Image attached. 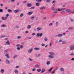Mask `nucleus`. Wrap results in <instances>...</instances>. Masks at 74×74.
Returning a JSON list of instances; mask_svg holds the SVG:
<instances>
[{
  "mask_svg": "<svg viewBox=\"0 0 74 74\" xmlns=\"http://www.w3.org/2000/svg\"><path fill=\"white\" fill-rule=\"evenodd\" d=\"M49 53L50 55L48 56V57L49 58H51V59H54L55 58V57H54V56L55 55V53L50 51L49 52Z\"/></svg>",
  "mask_w": 74,
  "mask_h": 74,
  "instance_id": "obj_1",
  "label": "nucleus"
},
{
  "mask_svg": "<svg viewBox=\"0 0 74 74\" xmlns=\"http://www.w3.org/2000/svg\"><path fill=\"white\" fill-rule=\"evenodd\" d=\"M42 33H38L36 34V37H39V36L40 37H42Z\"/></svg>",
  "mask_w": 74,
  "mask_h": 74,
  "instance_id": "obj_2",
  "label": "nucleus"
},
{
  "mask_svg": "<svg viewBox=\"0 0 74 74\" xmlns=\"http://www.w3.org/2000/svg\"><path fill=\"white\" fill-rule=\"evenodd\" d=\"M36 30L37 31H40L42 30V27H38L37 28Z\"/></svg>",
  "mask_w": 74,
  "mask_h": 74,
  "instance_id": "obj_3",
  "label": "nucleus"
},
{
  "mask_svg": "<svg viewBox=\"0 0 74 74\" xmlns=\"http://www.w3.org/2000/svg\"><path fill=\"white\" fill-rule=\"evenodd\" d=\"M33 48H31L29 49L28 51V53H32V52L33 51Z\"/></svg>",
  "mask_w": 74,
  "mask_h": 74,
  "instance_id": "obj_4",
  "label": "nucleus"
},
{
  "mask_svg": "<svg viewBox=\"0 0 74 74\" xmlns=\"http://www.w3.org/2000/svg\"><path fill=\"white\" fill-rule=\"evenodd\" d=\"M6 64H10V61L8 60H6Z\"/></svg>",
  "mask_w": 74,
  "mask_h": 74,
  "instance_id": "obj_5",
  "label": "nucleus"
},
{
  "mask_svg": "<svg viewBox=\"0 0 74 74\" xmlns=\"http://www.w3.org/2000/svg\"><path fill=\"white\" fill-rule=\"evenodd\" d=\"M70 49L71 51H73L74 49V47L73 46H71L70 47Z\"/></svg>",
  "mask_w": 74,
  "mask_h": 74,
  "instance_id": "obj_6",
  "label": "nucleus"
},
{
  "mask_svg": "<svg viewBox=\"0 0 74 74\" xmlns=\"http://www.w3.org/2000/svg\"><path fill=\"white\" fill-rule=\"evenodd\" d=\"M20 10H15L14 11V13H18V12H19V11H20Z\"/></svg>",
  "mask_w": 74,
  "mask_h": 74,
  "instance_id": "obj_7",
  "label": "nucleus"
},
{
  "mask_svg": "<svg viewBox=\"0 0 74 74\" xmlns=\"http://www.w3.org/2000/svg\"><path fill=\"white\" fill-rule=\"evenodd\" d=\"M33 13V12H29L27 14V15H30L32 14Z\"/></svg>",
  "mask_w": 74,
  "mask_h": 74,
  "instance_id": "obj_8",
  "label": "nucleus"
},
{
  "mask_svg": "<svg viewBox=\"0 0 74 74\" xmlns=\"http://www.w3.org/2000/svg\"><path fill=\"white\" fill-rule=\"evenodd\" d=\"M45 71V69H43L41 70V73H43Z\"/></svg>",
  "mask_w": 74,
  "mask_h": 74,
  "instance_id": "obj_9",
  "label": "nucleus"
},
{
  "mask_svg": "<svg viewBox=\"0 0 74 74\" xmlns=\"http://www.w3.org/2000/svg\"><path fill=\"white\" fill-rule=\"evenodd\" d=\"M58 13V11L57 10H54L53 11V13L54 14H56V13Z\"/></svg>",
  "mask_w": 74,
  "mask_h": 74,
  "instance_id": "obj_10",
  "label": "nucleus"
},
{
  "mask_svg": "<svg viewBox=\"0 0 74 74\" xmlns=\"http://www.w3.org/2000/svg\"><path fill=\"white\" fill-rule=\"evenodd\" d=\"M32 26L30 25H29L27 26V29H30L31 28Z\"/></svg>",
  "mask_w": 74,
  "mask_h": 74,
  "instance_id": "obj_11",
  "label": "nucleus"
},
{
  "mask_svg": "<svg viewBox=\"0 0 74 74\" xmlns=\"http://www.w3.org/2000/svg\"><path fill=\"white\" fill-rule=\"evenodd\" d=\"M4 69H2L1 70L0 72L2 73V74H3V73H4Z\"/></svg>",
  "mask_w": 74,
  "mask_h": 74,
  "instance_id": "obj_12",
  "label": "nucleus"
},
{
  "mask_svg": "<svg viewBox=\"0 0 74 74\" xmlns=\"http://www.w3.org/2000/svg\"><path fill=\"white\" fill-rule=\"evenodd\" d=\"M62 44H67V42L66 41H63L62 42Z\"/></svg>",
  "mask_w": 74,
  "mask_h": 74,
  "instance_id": "obj_13",
  "label": "nucleus"
},
{
  "mask_svg": "<svg viewBox=\"0 0 74 74\" xmlns=\"http://www.w3.org/2000/svg\"><path fill=\"white\" fill-rule=\"evenodd\" d=\"M34 18H35V17L34 16H31L30 17V19L31 20H34Z\"/></svg>",
  "mask_w": 74,
  "mask_h": 74,
  "instance_id": "obj_14",
  "label": "nucleus"
},
{
  "mask_svg": "<svg viewBox=\"0 0 74 74\" xmlns=\"http://www.w3.org/2000/svg\"><path fill=\"white\" fill-rule=\"evenodd\" d=\"M9 15L10 14H7L6 15L5 18H6L7 19H8V16H9Z\"/></svg>",
  "mask_w": 74,
  "mask_h": 74,
  "instance_id": "obj_15",
  "label": "nucleus"
},
{
  "mask_svg": "<svg viewBox=\"0 0 74 74\" xmlns=\"http://www.w3.org/2000/svg\"><path fill=\"white\" fill-rule=\"evenodd\" d=\"M6 43L8 45H10V42L9 41H8V40L7 41V42H6Z\"/></svg>",
  "mask_w": 74,
  "mask_h": 74,
  "instance_id": "obj_16",
  "label": "nucleus"
},
{
  "mask_svg": "<svg viewBox=\"0 0 74 74\" xmlns=\"http://www.w3.org/2000/svg\"><path fill=\"white\" fill-rule=\"evenodd\" d=\"M34 49L36 51H39V50H40V48H39L36 47V48H34Z\"/></svg>",
  "mask_w": 74,
  "mask_h": 74,
  "instance_id": "obj_17",
  "label": "nucleus"
},
{
  "mask_svg": "<svg viewBox=\"0 0 74 74\" xmlns=\"http://www.w3.org/2000/svg\"><path fill=\"white\" fill-rule=\"evenodd\" d=\"M2 20H3V21H5L6 20H7L6 18L5 17H2Z\"/></svg>",
  "mask_w": 74,
  "mask_h": 74,
  "instance_id": "obj_18",
  "label": "nucleus"
},
{
  "mask_svg": "<svg viewBox=\"0 0 74 74\" xmlns=\"http://www.w3.org/2000/svg\"><path fill=\"white\" fill-rule=\"evenodd\" d=\"M32 6V5L30 3L27 4V7H30Z\"/></svg>",
  "mask_w": 74,
  "mask_h": 74,
  "instance_id": "obj_19",
  "label": "nucleus"
},
{
  "mask_svg": "<svg viewBox=\"0 0 74 74\" xmlns=\"http://www.w3.org/2000/svg\"><path fill=\"white\" fill-rule=\"evenodd\" d=\"M53 69V67L51 68L50 69H49L48 70L49 72H50V71H52V70Z\"/></svg>",
  "mask_w": 74,
  "mask_h": 74,
  "instance_id": "obj_20",
  "label": "nucleus"
},
{
  "mask_svg": "<svg viewBox=\"0 0 74 74\" xmlns=\"http://www.w3.org/2000/svg\"><path fill=\"white\" fill-rule=\"evenodd\" d=\"M44 40L45 41H48V38L46 37H45L44 38Z\"/></svg>",
  "mask_w": 74,
  "mask_h": 74,
  "instance_id": "obj_21",
  "label": "nucleus"
},
{
  "mask_svg": "<svg viewBox=\"0 0 74 74\" xmlns=\"http://www.w3.org/2000/svg\"><path fill=\"white\" fill-rule=\"evenodd\" d=\"M5 37V36L4 35H3L1 36V38H4V37Z\"/></svg>",
  "mask_w": 74,
  "mask_h": 74,
  "instance_id": "obj_22",
  "label": "nucleus"
},
{
  "mask_svg": "<svg viewBox=\"0 0 74 74\" xmlns=\"http://www.w3.org/2000/svg\"><path fill=\"white\" fill-rule=\"evenodd\" d=\"M66 11L68 12H71V10L70 9H67L66 10Z\"/></svg>",
  "mask_w": 74,
  "mask_h": 74,
  "instance_id": "obj_23",
  "label": "nucleus"
},
{
  "mask_svg": "<svg viewBox=\"0 0 74 74\" xmlns=\"http://www.w3.org/2000/svg\"><path fill=\"white\" fill-rule=\"evenodd\" d=\"M41 71V69H39L37 70L38 72H40Z\"/></svg>",
  "mask_w": 74,
  "mask_h": 74,
  "instance_id": "obj_24",
  "label": "nucleus"
},
{
  "mask_svg": "<svg viewBox=\"0 0 74 74\" xmlns=\"http://www.w3.org/2000/svg\"><path fill=\"white\" fill-rule=\"evenodd\" d=\"M62 36H63V34H60L58 35V37H62Z\"/></svg>",
  "mask_w": 74,
  "mask_h": 74,
  "instance_id": "obj_25",
  "label": "nucleus"
},
{
  "mask_svg": "<svg viewBox=\"0 0 74 74\" xmlns=\"http://www.w3.org/2000/svg\"><path fill=\"white\" fill-rule=\"evenodd\" d=\"M5 56H6L7 58H8V59H9V58H10V57H9V56H8V54H6L5 55Z\"/></svg>",
  "mask_w": 74,
  "mask_h": 74,
  "instance_id": "obj_26",
  "label": "nucleus"
},
{
  "mask_svg": "<svg viewBox=\"0 0 74 74\" xmlns=\"http://www.w3.org/2000/svg\"><path fill=\"white\" fill-rule=\"evenodd\" d=\"M1 27H6V26L5 25L3 24L1 25Z\"/></svg>",
  "mask_w": 74,
  "mask_h": 74,
  "instance_id": "obj_27",
  "label": "nucleus"
},
{
  "mask_svg": "<svg viewBox=\"0 0 74 74\" xmlns=\"http://www.w3.org/2000/svg\"><path fill=\"white\" fill-rule=\"evenodd\" d=\"M36 1L38 3H40L42 1V0H36Z\"/></svg>",
  "mask_w": 74,
  "mask_h": 74,
  "instance_id": "obj_28",
  "label": "nucleus"
},
{
  "mask_svg": "<svg viewBox=\"0 0 74 74\" xmlns=\"http://www.w3.org/2000/svg\"><path fill=\"white\" fill-rule=\"evenodd\" d=\"M70 21L72 22H74V20H73V18H70Z\"/></svg>",
  "mask_w": 74,
  "mask_h": 74,
  "instance_id": "obj_29",
  "label": "nucleus"
},
{
  "mask_svg": "<svg viewBox=\"0 0 74 74\" xmlns=\"http://www.w3.org/2000/svg\"><path fill=\"white\" fill-rule=\"evenodd\" d=\"M8 12H9V13H10V12H12V10H11L10 9H8Z\"/></svg>",
  "mask_w": 74,
  "mask_h": 74,
  "instance_id": "obj_30",
  "label": "nucleus"
},
{
  "mask_svg": "<svg viewBox=\"0 0 74 74\" xmlns=\"http://www.w3.org/2000/svg\"><path fill=\"white\" fill-rule=\"evenodd\" d=\"M58 25H59V23L58 22H56V26H58Z\"/></svg>",
  "mask_w": 74,
  "mask_h": 74,
  "instance_id": "obj_31",
  "label": "nucleus"
},
{
  "mask_svg": "<svg viewBox=\"0 0 74 74\" xmlns=\"http://www.w3.org/2000/svg\"><path fill=\"white\" fill-rule=\"evenodd\" d=\"M46 64H47V65H49V64H50V61H47Z\"/></svg>",
  "mask_w": 74,
  "mask_h": 74,
  "instance_id": "obj_32",
  "label": "nucleus"
},
{
  "mask_svg": "<svg viewBox=\"0 0 74 74\" xmlns=\"http://www.w3.org/2000/svg\"><path fill=\"white\" fill-rule=\"evenodd\" d=\"M20 47L21 49H22L23 48V45H21L20 46Z\"/></svg>",
  "mask_w": 74,
  "mask_h": 74,
  "instance_id": "obj_33",
  "label": "nucleus"
},
{
  "mask_svg": "<svg viewBox=\"0 0 74 74\" xmlns=\"http://www.w3.org/2000/svg\"><path fill=\"white\" fill-rule=\"evenodd\" d=\"M70 56H74V53H71L70 54Z\"/></svg>",
  "mask_w": 74,
  "mask_h": 74,
  "instance_id": "obj_34",
  "label": "nucleus"
},
{
  "mask_svg": "<svg viewBox=\"0 0 74 74\" xmlns=\"http://www.w3.org/2000/svg\"><path fill=\"white\" fill-rule=\"evenodd\" d=\"M73 29V27H70L68 28V30H72Z\"/></svg>",
  "mask_w": 74,
  "mask_h": 74,
  "instance_id": "obj_35",
  "label": "nucleus"
},
{
  "mask_svg": "<svg viewBox=\"0 0 74 74\" xmlns=\"http://www.w3.org/2000/svg\"><path fill=\"white\" fill-rule=\"evenodd\" d=\"M17 57H18V56L16 55H14L13 56L14 58H17Z\"/></svg>",
  "mask_w": 74,
  "mask_h": 74,
  "instance_id": "obj_36",
  "label": "nucleus"
},
{
  "mask_svg": "<svg viewBox=\"0 0 74 74\" xmlns=\"http://www.w3.org/2000/svg\"><path fill=\"white\" fill-rule=\"evenodd\" d=\"M60 70L61 71H64V69H63V68H61L60 69Z\"/></svg>",
  "mask_w": 74,
  "mask_h": 74,
  "instance_id": "obj_37",
  "label": "nucleus"
},
{
  "mask_svg": "<svg viewBox=\"0 0 74 74\" xmlns=\"http://www.w3.org/2000/svg\"><path fill=\"white\" fill-rule=\"evenodd\" d=\"M36 6H37L38 7V6H39V5H40V3H36Z\"/></svg>",
  "mask_w": 74,
  "mask_h": 74,
  "instance_id": "obj_38",
  "label": "nucleus"
},
{
  "mask_svg": "<svg viewBox=\"0 0 74 74\" xmlns=\"http://www.w3.org/2000/svg\"><path fill=\"white\" fill-rule=\"evenodd\" d=\"M15 73H16V74H18V71L17 70H15L14 71Z\"/></svg>",
  "mask_w": 74,
  "mask_h": 74,
  "instance_id": "obj_39",
  "label": "nucleus"
},
{
  "mask_svg": "<svg viewBox=\"0 0 74 74\" xmlns=\"http://www.w3.org/2000/svg\"><path fill=\"white\" fill-rule=\"evenodd\" d=\"M35 7H32L30 8L31 10H33V9H34Z\"/></svg>",
  "mask_w": 74,
  "mask_h": 74,
  "instance_id": "obj_40",
  "label": "nucleus"
},
{
  "mask_svg": "<svg viewBox=\"0 0 74 74\" xmlns=\"http://www.w3.org/2000/svg\"><path fill=\"white\" fill-rule=\"evenodd\" d=\"M24 15L23 14L21 13L20 14V16L21 17H22Z\"/></svg>",
  "mask_w": 74,
  "mask_h": 74,
  "instance_id": "obj_41",
  "label": "nucleus"
},
{
  "mask_svg": "<svg viewBox=\"0 0 74 74\" xmlns=\"http://www.w3.org/2000/svg\"><path fill=\"white\" fill-rule=\"evenodd\" d=\"M66 9L65 8H64L61 9V11H64Z\"/></svg>",
  "mask_w": 74,
  "mask_h": 74,
  "instance_id": "obj_42",
  "label": "nucleus"
},
{
  "mask_svg": "<svg viewBox=\"0 0 74 74\" xmlns=\"http://www.w3.org/2000/svg\"><path fill=\"white\" fill-rule=\"evenodd\" d=\"M5 53H6V52H8V49H7L5 50L4 51Z\"/></svg>",
  "mask_w": 74,
  "mask_h": 74,
  "instance_id": "obj_43",
  "label": "nucleus"
},
{
  "mask_svg": "<svg viewBox=\"0 0 74 74\" xmlns=\"http://www.w3.org/2000/svg\"><path fill=\"white\" fill-rule=\"evenodd\" d=\"M45 8L44 7H42L40 8V10H44V9Z\"/></svg>",
  "mask_w": 74,
  "mask_h": 74,
  "instance_id": "obj_44",
  "label": "nucleus"
},
{
  "mask_svg": "<svg viewBox=\"0 0 74 74\" xmlns=\"http://www.w3.org/2000/svg\"><path fill=\"white\" fill-rule=\"evenodd\" d=\"M49 26H51L52 25V23H50L49 24Z\"/></svg>",
  "mask_w": 74,
  "mask_h": 74,
  "instance_id": "obj_45",
  "label": "nucleus"
},
{
  "mask_svg": "<svg viewBox=\"0 0 74 74\" xmlns=\"http://www.w3.org/2000/svg\"><path fill=\"white\" fill-rule=\"evenodd\" d=\"M17 39H20L21 38V36H18L17 37Z\"/></svg>",
  "mask_w": 74,
  "mask_h": 74,
  "instance_id": "obj_46",
  "label": "nucleus"
},
{
  "mask_svg": "<svg viewBox=\"0 0 74 74\" xmlns=\"http://www.w3.org/2000/svg\"><path fill=\"white\" fill-rule=\"evenodd\" d=\"M55 73V71H52L51 72V73L52 74H54Z\"/></svg>",
  "mask_w": 74,
  "mask_h": 74,
  "instance_id": "obj_47",
  "label": "nucleus"
},
{
  "mask_svg": "<svg viewBox=\"0 0 74 74\" xmlns=\"http://www.w3.org/2000/svg\"><path fill=\"white\" fill-rule=\"evenodd\" d=\"M29 61H33V60L31 59L30 58H29Z\"/></svg>",
  "mask_w": 74,
  "mask_h": 74,
  "instance_id": "obj_48",
  "label": "nucleus"
},
{
  "mask_svg": "<svg viewBox=\"0 0 74 74\" xmlns=\"http://www.w3.org/2000/svg\"><path fill=\"white\" fill-rule=\"evenodd\" d=\"M0 12H3V9H0Z\"/></svg>",
  "mask_w": 74,
  "mask_h": 74,
  "instance_id": "obj_49",
  "label": "nucleus"
},
{
  "mask_svg": "<svg viewBox=\"0 0 74 74\" xmlns=\"http://www.w3.org/2000/svg\"><path fill=\"white\" fill-rule=\"evenodd\" d=\"M51 2V0H47L46 1L47 3H49V2Z\"/></svg>",
  "mask_w": 74,
  "mask_h": 74,
  "instance_id": "obj_50",
  "label": "nucleus"
},
{
  "mask_svg": "<svg viewBox=\"0 0 74 74\" xmlns=\"http://www.w3.org/2000/svg\"><path fill=\"white\" fill-rule=\"evenodd\" d=\"M62 41H63V40H62L60 39V40H59V42H62Z\"/></svg>",
  "mask_w": 74,
  "mask_h": 74,
  "instance_id": "obj_51",
  "label": "nucleus"
},
{
  "mask_svg": "<svg viewBox=\"0 0 74 74\" xmlns=\"http://www.w3.org/2000/svg\"><path fill=\"white\" fill-rule=\"evenodd\" d=\"M66 13V12H62L61 14H65Z\"/></svg>",
  "mask_w": 74,
  "mask_h": 74,
  "instance_id": "obj_52",
  "label": "nucleus"
},
{
  "mask_svg": "<svg viewBox=\"0 0 74 74\" xmlns=\"http://www.w3.org/2000/svg\"><path fill=\"white\" fill-rule=\"evenodd\" d=\"M52 42H50V46H52Z\"/></svg>",
  "mask_w": 74,
  "mask_h": 74,
  "instance_id": "obj_53",
  "label": "nucleus"
},
{
  "mask_svg": "<svg viewBox=\"0 0 74 74\" xmlns=\"http://www.w3.org/2000/svg\"><path fill=\"white\" fill-rule=\"evenodd\" d=\"M35 67H39V65H35Z\"/></svg>",
  "mask_w": 74,
  "mask_h": 74,
  "instance_id": "obj_54",
  "label": "nucleus"
},
{
  "mask_svg": "<svg viewBox=\"0 0 74 74\" xmlns=\"http://www.w3.org/2000/svg\"><path fill=\"white\" fill-rule=\"evenodd\" d=\"M17 49H18V50H20V49H21V48H20V47H18L17 48Z\"/></svg>",
  "mask_w": 74,
  "mask_h": 74,
  "instance_id": "obj_55",
  "label": "nucleus"
},
{
  "mask_svg": "<svg viewBox=\"0 0 74 74\" xmlns=\"http://www.w3.org/2000/svg\"><path fill=\"white\" fill-rule=\"evenodd\" d=\"M35 70H36V69H35V68H34L32 69L33 71H35Z\"/></svg>",
  "mask_w": 74,
  "mask_h": 74,
  "instance_id": "obj_56",
  "label": "nucleus"
},
{
  "mask_svg": "<svg viewBox=\"0 0 74 74\" xmlns=\"http://www.w3.org/2000/svg\"><path fill=\"white\" fill-rule=\"evenodd\" d=\"M58 69V67H56V68L55 69H54V71H56L57 70V69Z\"/></svg>",
  "mask_w": 74,
  "mask_h": 74,
  "instance_id": "obj_57",
  "label": "nucleus"
},
{
  "mask_svg": "<svg viewBox=\"0 0 74 74\" xmlns=\"http://www.w3.org/2000/svg\"><path fill=\"white\" fill-rule=\"evenodd\" d=\"M58 11H61V9H59V8H58Z\"/></svg>",
  "mask_w": 74,
  "mask_h": 74,
  "instance_id": "obj_58",
  "label": "nucleus"
},
{
  "mask_svg": "<svg viewBox=\"0 0 74 74\" xmlns=\"http://www.w3.org/2000/svg\"><path fill=\"white\" fill-rule=\"evenodd\" d=\"M43 47H44L45 46V44H42L41 45Z\"/></svg>",
  "mask_w": 74,
  "mask_h": 74,
  "instance_id": "obj_59",
  "label": "nucleus"
},
{
  "mask_svg": "<svg viewBox=\"0 0 74 74\" xmlns=\"http://www.w3.org/2000/svg\"><path fill=\"white\" fill-rule=\"evenodd\" d=\"M11 1L12 2H15V1L14 0H11Z\"/></svg>",
  "mask_w": 74,
  "mask_h": 74,
  "instance_id": "obj_60",
  "label": "nucleus"
},
{
  "mask_svg": "<svg viewBox=\"0 0 74 74\" xmlns=\"http://www.w3.org/2000/svg\"><path fill=\"white\" fill-rule=\"evenodd\" d=\"M16 28H19V26H18V25H16Z\"/></svg>",
  "mask_w": 74,
  "mask_h": 74,
  "instance_id": "obj_61",
  "label": "nucleus"
},
{
  "mask_svg": "<svg viewBox=\"0 0 74 74\" xmlns=\"http://www.w3.org/2000/svg\"><path fill=\"white\" fill-rule=\"evenodd\" d=\"M71 60H74V58H72L71 59Z\"/></svg>",
  "mask_w": 74,
  "mask_h": 74,
  "instance_id": "obj_62",
  "label": "nucleus"
},
{
  "mask_svg": "<svg viewBox=\"0 0 74 74\" xmlns=\"http://www.w3.org/2000/svg\"><path fill=\"white\" fill-rule=\"evenodd\" d=\"M71 13L72 14H74V12H70V14H71Z\"/></svg>",
  "mask_w": 74,
  "mask_h": 74,
  "instance_id": "obj_63",
  "label": "nucleus"
},
{
  "mask_svg": "<svg viewBox=\"0 0 74 74\" xmlns=\"http://www.w3.org/2000/svg\"><path fill=\"white\" fill-rule=\"evenodd\" d=\"M8 7H5V9H8Z\"/></svg>",
  "mask_w": 74,
  "mask_h": 74,
  "instance_id": "obj_64",
  "label": "nucleus"
}]
</instances>
